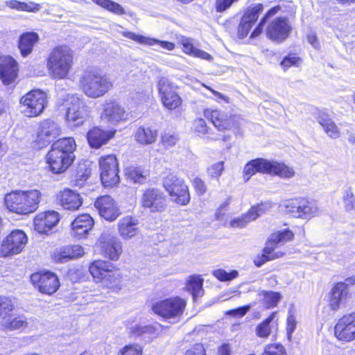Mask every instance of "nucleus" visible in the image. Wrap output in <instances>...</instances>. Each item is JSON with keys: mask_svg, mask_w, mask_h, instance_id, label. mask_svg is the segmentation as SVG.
<instances>
[{"mask_svg": "<svg viewBox=\"0 0 355 355\" xmlns=\"http://www.w3.org/2000/svg\"><path fill=\"white\" fill-rule=\"evenodd\" d=\"M140 203L142 207L148 209L150 212H162L166 207V197L164 193L157 188H149L144 191Z\"/></svg>", "mask_w": 355, "mask_h": 355, "instance_id": "obj_17", "label": "nucleus"}, {"mask_svg": "<svg viewBox=\"0 0 355 355\" xmlns=\"http://www.w3.org/2000/svg\"><path fill=\"white\" fill-rule=\"evenodd\" d=\"M60 205L67 210H77L83 204L80 196L71 189H64L58 195Z\"/></svg>", "mask_w": 355, "mask_h": 355, "instance_id": "obj_31", "label": "nucleus"}, {"mask_svg": "<svg viewBox=\"0 0 355 355\" xmlns=\"http://www.w3.org/2000/svg\"><path fill=\"white\" fill-rule=\"evenodd\" d=\"M163 186L175 202L184 205L189 202V189L183 179L174 174H169L164 178Z\"/></svg>", "mask_w": 355, "mask_h": 355, "instance_id": "obj_8", "label": "nucleus"}, {"mask_svg": "<svg viewBox=\"0 0 355 355\" xmlns=\"http://www.w3.org/2000/svg\"><path fill=\"white\" fill-rule=\"evenodd\" d=\"M223 162H218L211 165L208 168V173L212 178H218L221 175L224 169Z\"/></svg>", "mask_w": 355, "mask_h": 355, "instance_id": "obj_56", "label": "nucleus"}, {"mask_svg": "<svg viewBox=\"0 0 355 355\" xmlns=\"http://www.w3.org/2000/svg\"><path fill=\"white\" fill-rule=\"evenodd\" d=\"M266 22V20L264 19H261L260 22L259 23L258 26L256 27V28L253 31V32L251 34L250 37L254 38L257 36H259L263 31V26Z\"/></svg>", "mask_w": 355, "mask_h": 355, "instance_id": "obj_63", "label": "nucleus"}, {"mask_svg": "<svg viewBox=\"0 0 355 355\" xmlns=\"http://www.w3.org/2000/svg\"><path fill=\"white\" fill-rule=\"evenodd\" d=\"M253 220L254 216H252L250 212L248 211L246 214L232 220L230 223V226L234 228H243L245 227L248 223Z\"/></svg>", "mask_w": 355, "mask_h": 355, "instance_id": "obj_50", "label": "nucleus"}, {"mask_svg": "<svg viewBox=\"0 0 355 355\" xmlns=\"http://www.w3.org/2000/svg\"><path fill=\"white\" fill-rule=\"evenodd\" d=\"M262 355H286L285 348L280 344L267 345Z\"/></svg>", "mask_w": 355, "mask_h": 355, "instance_id": "obj_52", "label": "nucleus"}, {"mask_svg": "<svg viewBox=\"0 0 355 355\" xmlns=\"http://www.w3.org/2000/svg\"><path fill=\"white\" fill-rule=\"evenodd\" d=\"M57 211H50L38 214L34 219L35 230L40 234H48L59 222Z\"/></svg>", "mask_w": 355, "mask_h": 355, "instance_id": "obj_26", "label": "nucleus"}, {"mask_svg": "<svg viewBox=\"0 0 355 355\" xmlns=\"http://www.w3.org/2000/svg\"><path fill=\"white\" fill-rule=\"evenodd\" d=\"M93 218L87 214L77 216L71 223V234L73 236L84 237L94 225Z\"/></svg>", "mask_w": 355, "mask_h": 355, "instance_id": "obj_29", "label": "nucleus"}, {"mask_svg": "<svg viewBox=\"0 0 355 355\" xmlns=\"http://www.w3.org/2000/svg\"><path fill=\"white\" fill-rule=\"evenodd\" d=\"M15 309V303L13 300L6 296L0 297V318L8 315Z\"/></svg>", "mask_w": 355, "mask_h": 355, "instance_id": "obj_47", "label": "nucleus"}, {"mask_svg": "<svg viewBox=\"0 0 355 355\" xmlns=\"http://www.w3.org/2000/svg\"><path fill=\"white\" fill-rule=\"evenodd\" d=\"M101 120L113 125L124 122L129 119V113L119 103L107 101L103 105L101 114Z\"/></svg>", "mask_w": 355, "mask_h": 355, "instance_id": "obj_18", "label": "nucleus"}, {"mask_svg": "<svg viewBox=\"0 0 355 355\" xmlns=\"http://www.w3.org/2000/svg\"><path fill=\"white\" fill-rule=\"evenodd\" d=\"M89 272L98 282H101L107 287L117 286L119 284L121 275L119 270L108 261L96 260L91 263Z\"/></svg>", "mask_w": 355, "mask_h": 355, "instance_id": "obj_7", "label": "nucleus"}, {"mask_svg": "<svg viewBox=\"0 0 355 355\" xmlns=\"http://www.w3.org/2000/svg\"><path fill=\"white\" fill-rule=\"evenodd\" d=\"M138 221L131 216H126L118 222V232L123 240H129L137 235L139 232L137 227Z\"/></svg>", "mask_w": 355, "mask_h": 355, "instance_id": "obj_30", "label": "nucleus"}, {"mask_svg": "<svg viewBox=\"0 0 355 355\" xmlns=\"http://www.w3.org/2000/svg\"><path fill=\"white\" fill-rule=\"evenodd\" d=\"M5 3L7 6L12 9L21 11V1L17 0H9L6 1Z\"/></svg>", "mask_w": 355, "mask_h": 355, "instance_id": "obj_64", "label": "nucleus"}, {"mask_svg": "<svg viewBox=\"0 0 355 355\" xmlns=\"http://www.w3.org/2000/svg\"><path fill=\"white\" fill-rule=\"evenodd\" d=\"M123 35L132 40H134L141 44L148 45V46H153L155 44L159 45L162 48L167 50L172 51L175 48V44L172 42L167 41H162L159 40H156L154 38H150L145 36H142L140 35H137L132 32H125L123 33Z\"/></svg>", "mask_w": 355, "mask_h": 355, "instance_id": "obj_34", "label": "nucleus"}, {"mask_svg": "<svg viewBox=\"0 0 355 355\" xmlns=\"http://www.w3.org/2000/svg\"><path fill=\"white\" fill-rule=\"evenodd\" d=\"M74 52L67 45H59L51 50L46 58L49 76L57 80L67 78L73 65Z\"/></svg>", "mask_w": 355, "mask_h": 355, "instance_id": "obj_2", "label": "nucleus"}, {"mask_svg": "<svg viewBox=\"0 0 355 355\" xmlns=\"http://www.w3.org/2000/svg\"><path fill=\"white\" fill-rule=\"evenodd\" d=\"M119 355H142V349L139 345H127L119 351Z\"/></svg>", "mask_w": 355, "mask_h": 355, "instance_id": "obj_53", "label": "nucleus"}, {"mask_svg": "<svg viewBox=\"0 0 355 355\" xmlns=\"http://www.w3.org/2000/svg\"><path fill=\"white\" fill-rule=\"evenodd\" d=\"M213 275L221 282L231 281L239 275L238 271L233 270L227 272L223 269H217L213 271Z\"/></svg>", "mask_w": 355, "mask_h": 355, "instance_id": "obj_51", "label": "nucleus"}, {"mask_svg": "<svg viewBox=\"0 0 355 355\" xmlns=\"http://www.w3.org/2000/svg\"><path fill=\"white\" fill-rule=\"evenodd\" d=\"M66 119L69 126L76 127L83 124L87 117V107L77 96L69 97L65 104Z\"/></svg>", "mask_w": 355, "mask_h": 355, "instance_id": "obj_14", "label": "nucleus"}, {"mask_svg": "<svg viewBox=\"0 0 355 355\" xmlns=\"http://www.w3.org/2000/svg\"><path fill=\"white\" fill-rule=\"evenodd\" d=\"M271 171L270 175H278L282 178H291L295 175V171L292 168L275 161H272Z\"/></svg>", "mask_w": 355, "mask_h": 355, "instance_id": "obj_42", "label": "nucleus"}, {"mask_svg": "<svg viewBox=\"0 0 355 355\" xmlns=\"http://www.w3.org/2000/svg\"><path fill=\"white\" fill-rule=\"evenodd\" d=\"M193 130L196 132L205 135L207 133L208 128L206 122L202 119H197L193 123Z\"/></svg>", "mask_w": 355, "mask_h": 355, "instance_id": "obj_58", "label": "nucleus"}, {"mask_svg": "<svg viewBox=\"0 0 355 355\" xmlns=\"http://www.w3.org/2000/svg\"><path fill=\"white\" fill-rule=\"evenodd\" d=\"M157 89L164 105L168 110H173L181 105L182 100L175 92L174 87L165 78L162 77L157 83Z\"/></svg>", "mask_w": 355, "mask_h": 355, "instance_id": "obj_20", "label": "nucleus"}, {"mask_svg": "<svg viewBox=\"0 0 355 355\" xmlns=\"http://www.w3.org/2000/svg\"><path fill=\"white\" fill-rule=\"evenodd\" d=\"M1 325L8 331H22L28 326L27 318L24 315L10 313L3 317Z\"/></svg>", "mask_w": 355, "mask_h": 355, "instance_id": "obj_32", "label": "nucleus"}, {"mask_svg": "<svg viewBox=\"0 0 355 355\" xmlns=\"http://www.w3.org/2000/svg\"><path fill=\"white\" fill-rule=\"evenodd\" d=\"M193 185L198 194L202 195L206 192V186L201 179L196 178L193 181Z\"/></svg>", "mask_w": 355, "mask_h": 355, "instance_id": "obj_61", "label": "nucleus"}, {"mask_svg": "<svg viewBox=\"0 0 355 355\" xmlns=\"http://www.w3.org/2000/svg\"><path fill=\"white\" fill-rule=\"evenodd\" d=\"M351 297L349 285L346 282L336 284L329 293V306L333 311H338Z\"/></svg>", "mask_w": 355, "mask_h": 355, "instance_id": "obj_24", "label": "nucleus"}, {"mask_svg": "<svg viewBox=\"0 0 355 355\" xmlns=\"http://www.w3.org/2000/svg\"><path fill=\"white\" fill-rule=\"evenodd\" d=\"M100 216L108 221H113L120 215L116 202L110 196H103L96 199L94 203Z\"/></svg>", "mask_w": 355, "mask_h": 355, "instance_id": "obj_25", "label": "nucleus"}, {"mask_svg": "<svg viewBox=\"0 0 355 355\" xmlns=\"http://www.w3.org/2000/svg\"><path fill=\"white\" fill-rule=\"evenodd\" d=\"M180 43L182 45V49L185 53L205 60H212L213 58L210 54L193 46V41L191 38L182 37Z\"/></svg>", "mask_w": 355, "mask_h": 355, "instance_id": "obj_39", "label": "nucleus"}, {"mask_svg": "<svg viewBox=\"0 0 355 355\" xmlns=\"http://www.w3.org/2000/svg\"><path fill=\"white\" fill-rule=\"evenodd\" d=\"M293 237V232L288 229L272 233L266 241V246L263 249V254L261 257L254 259V264L260 267L268 261L282 257L284 255V252L275 251L277 246L279 244H284L291 241Z\"/></svg>", "mask_w": 355, "mask_h": 355, "instance_id": "obj_6", "label": "nucleus"}, {"mask_svg": "<svg viewBox=\"0 0 355 355\" xmlns=\"http://www.w3.org/2000/svg\"><path fill=\"white\" fill-rule=\"evenodd\" d=\"M99 242L105 257L112 261H117L119 259L122 253V243L116 236L103 234Z\"/></svg>", "mask_w": 355, "mask_h": 355, "instance_id": "obj_23", "label": "nucleus"}, {"mask_svg": "<svg viewBox=\"0 0 355 355\" xmlns=\"http://www.w3.org/2000/svg\"><path fill=\"white\" fill-rule=\"evenodd\" d=\"M275 313H272L266 320L261 322L255 329L256 335L261 338H266L271 334L270 323L275 318Z\"/></svg>", "mask_w": 355, "mask_h": 355, "instance_id": "obj_44", "label": "nucleus"}, {"mask_svg": "<svg viewBox=\"0 0 355 355\" xmlns=\"http://www.w3.org/2000/svg\"><path fill=\"white\" fill-rule=\"evenodd\" d=\"M263 296V302L267 308L275 307L281 300V294L278 292L262 291L259 293Z\"/></svg>", "mask_w": 355, "mask_h": 355, "instance_id": "obj_45", "label": "nucleus"}, {"mask_svg": "<svg viewBox=\"0 0 355 355\" xmlns=\"http://www.w3.org/2000/svg\"><path fill=\"white\" fill-rule=\"evenodd\" d=\"M20 103L26 116H37L47 105L46 94L40 89L32 90L21 97Z\"/></svg>", "mask_w": 355, "mask_h": 355, "instance_id": "obj_10", "label": "nucleus"}, {"mask_svg": "<svg viewBox=\"0 0 355 355\" xmlns=\"http://www.w3.org/2000/svg\"><path fill=\"white\" fill-rule=\"evenodd\" d=\"M127 179L134 183H144L146 180V173L141 167L130 166L125 168Z\"/></svg>", "mask_w": 355, "mask_h": 355, "instance_id": "obj_41", "label": "nucleus"}, {"mask_svg": "<svg viewBox=\"0 0 355 355\" xmlns=\"http://www.w3.org/2000/svg\"><path fill=\"white\" fill-rule=\"evenodd\" d=\"M186 306L187 301L177 296L152 302L150 310L166 320L177 322L180 320Z\"/></svg>", "mask_w": 355, "mask_h": 355, "instance_id": "obj_5", "label": "nucleus"}, {"mask_svg": "<svg viewBox=\"0 0 355 355\" xmlns=\"http://www.w3.org/2000/svg\"><path fill=\"white\" fill-rule=\"evenodd\" d=\"M130 334L132 336H139L144 335V326L136 324L130 328Z\"/></svg>", "mask_w": 355, "mask_h": 355, "instance_id": "obj_62", "label": "nucleus"}, {"mask_svg": "<svg viewBox=\"0 0 355 355\" xmlns=\"http://www.w3.org/2000/svg\"><path fill=\"white\" fill-rule=\"evenodd\" d=\"M94 3L107 10L115 15H121L125 14L124 8L118 3L111 0H92Z\"/></svg>", "mask_w": 355, "mask_h": 355, "instance_id": "obj_43", "label": "nucleus"}, {"mask_svg": "<svg viewBox=\"0 0 355 355\" xmlns=\"http://www.w3.org/2000/svg\"><path fill=\"white\" fill-rule=\"evenodd\" d=\"M83 248L78 245L67 246L62 248L60 252L55 255V259L60 263H64L70 259H76L84 254Z\"/></svg>", "mask_w": 355, "mask_h": 355, "instance_id": "obj_38", "label": "nucleus"}, {"mask_svg": "<svg viewBox=\"0 0 355 355\" xmlns=\"http://www.w3.org/2000/svg\"><path fill=\"white\" fill-rule=\"evenodd\" d=\"M28 241L26 234L19 230L11 232L2 241L0 257H7L20 253Z\"/></svg>", "mask_w": 355, "mask_h": 355, "instance_id": "obj_13", "label": "nucleus"}, {"mask_svg": "<svg viewBox=\"0 0 355 355\" xmlns=\"http://www.w3.org/2000/svg\"><path fill=\"white\" fill-rule=\"evenodd\" d=\"M272 206L271 202H261L257 206H253L248 211L252 216H254V220H255L258 217L270 211Z\"/></svg>", "mask_w": 355, "mask_h": 355, "instance_id": "obj_49", "label": "nucleus"}, {"mask_svg": "<svg viewBox=\"0 0 355 355\" xmlns=\"http://www.w3.org/2000/svg\"><path fill=\"white\" fill-rule=\"evenodd\" d=\"M61 133L60 125L51 119H46L40 123L35 143L39 148L49 145Z\"/></svg>", "mask_w": 355, "mask_h": 355, "instance_id": "obj_16", "label": "nucleus"}, {"mask_svg": "<svg viewBox=\"0 0 355 355\" xmlns=\"http://www.w3.org/2000/svg\"><path fill=\"white\" fill-rule=\"evenodd\" d=\"M334 334L340 340L351 341L355 339V312L346 314L338 320Z\"/></svg>", "mask_w": 355, "mask_h": 355, "instance_id": "obj_21", "label": "nucleus"}, {"mask_svg": "<svg viewBox=\"0 0 355 355\" xmlns=\"http://www.w3.org/2000/svg\"><path fill=\"white\" fill-rule=\"evenodd\" d=\"M79 85L88 97L97 98L104 96L113 87L109 76L98 69L85 70L80 77Z\"/></svg>", "mask_w": 355, "mask_h": 355, "instance_id": "obj_3", "label": "nucleus"}, {"mask_svg": "<svg viewBox=\"0 0 355 355\" xmlns=\"http://www.w3.org/2000/svg\"><path fill=\"white\" fill-rule=\"evenodd\" d=\"M157 132L150 127L140 126L135 133V140L142 145H148L155 142Z\"/></svg>", "mask_w": 355, "mask_h": 355, "instance_id": "obj_37", "label": "nucleus"}, {"mask_svg": "<svg viewBox=\"0 0 355 355\" xmlns=\"http://www.w3.org/2000/svg\"><path fill=\"white\" fill-rule=\"evenodd\" d=\"M240 0H216L215 9L217 12H224Z\"/></svg>", "mask_w": 355, "mask_h": 355, "instance_id": "obj_54", "label": "nucleus"}, {"mask_svg": "<svg viewBox=\"0 0 355 355\" xmlns=\"http://www.w3.org/2000/svg\"><path fill=\"white\" fill-rule=\"evenodd\" d=\"M318 123L323 128L325 133L331 139H338L340 130L330 116L325 112H320L316 117Z\"/></svg>", "mask_w": 355, "mask_h": 355, "instance_id": "obj_36", "label": "nucleus"}, {"mask_svg": "<svg viewBox=\"0 0 355 355\" xmlns=\"http://www.w3.org/2000/svg\"><path fill=\"white\" fill-rule=\"evenodd\" d=\"M98 164L101 182L105 187H112L119 182V164L115 155L101 157Z\"/></svg>", "mask_w": 355, "mask_h": 355, "instance_id": "obj_11", "label": "nucleus"}, {"mask_svg": "<svg viewBox=\"0 0 355 355\" xmlns=\"http://www.w3.org/2000/svg\"><path fill=\"white\" fill-rule=\"evenodd\" d=\"M300 62V58L295 56V55H288L283 59L280 64L284 70H286L292 66L297 67Z\"/></svg>", "mask_w": 355, "mask_h": 355, "instance_id": "obj_55", "label": "nucleus"}, {"mask_svg": "<svg viewBox=\"0 0 355 355\" xmlns=\"http://www.w3.org/2000/svg\"><path fill=\"white\" fill-rule=\"evenodd\" d=\"M115 131H103L94 128L87 133L88 143L92 148H98L106 144L114 135Z\"/></svg>", "mask_w": 355, "mask_h": 355, "instance_id": "obj_33", "label": "nucleus"}, {"mask_svg": "<svg viewBox=\"0 0 355 355\" xmlns=\"http://www.w3.org/2000/svg\"><path fill=\"white\" fill-rule=\"evenodd\" d=\"M292 24L286 17H276L270 21L266 29L268 39L277 43H282L290 35Z\"/></svg>", "mask_w": 355, "mask_h": 355, "instance_id": "obj_15", "label": "nucleus"}, {"mask_svg": "<svg viewBox=\"0 0 355 355\" xmlns=\"http://www.w3.org/2000/svg\"><path fill=\"white\" fill-rule=\"evenodd\" d=\"M263 10V6L261 3H254L247 8L239 25L238 34L240 38L247 36Z\"/></svg>", "mask_w": 355, "mask_h": 355, "instance_id": "obj_22", "label": "nucleus"}, {"mask_svg": "<svg viewBox=\"0 0 355 355\" xmlns=\"http://www.w3.org/2000/svg\"><path fill=\"white\" fill-rule=\"evenodd\" d=\"M39 40V35L34 32L23 33L18 41V48L23 57L30 55L35 44Z\"/></svg>", "mask_w": 355, "mask_h": 355, "instance_id": "obj_35", "label": "nucleus"}, {"mask_svg": "<svg viewBox=\"0 0 355 355\" xmlns=\"http://www.w3.org/2000/svg\"><path fill=\"white\" fill-rule=\"evenodd\" d=\"M286 324H287V327H286L287 336H288V340H291V338H292V334L294 332V331L296 328V325H297V322H296L295 318L291 313H289V315L287 318Z\"/></svg>", "mask_w": 355, "mask_h": 355, "instance_id": "obj_57", "label": "nucleus"}, {"mask_svg": "<svg viewBox=\"0 0 355 355\" xmlns=\"http://www.w3.org/2000/svg\"><path fill=\"white\" fill-rule=\"evenodd\" d=\"M204 116L209 119L219 131L239 128L242 120L238 115L218 110L207 109L204 111Z\"/></svg>", "mask_w": 355, "mask_h": 355, "instance_id": "obj_12", "label": "nucleus"}, {"mask_svg": "<svg viewBox=\"0 0 355 355\" xmlns=\"http://www.w3.org/2000/svg\"><path fill=\"white\" fill-rule=\"evenodd\" d=\"M202 285L203 279L200 276L193 275L189 277L187 281L186 289L191 293L193 300L196 301L204 295Z\"/></svg>", "mask_w": 355, "mask_h": 355, "instance_id": "obj_40", "label": "nucleus"}, {"mask_svg": "<svg viewBox=\"0 0 355 355\" xmlns=\"http://www.w3.org/2000/svg\"><path fill=\"white\" fill-rule=\"evenodd\" d=\"M76 148V144L72 137L60 139L54 142L46 155L51 171L54 173L64 172L75 159Z\"/></svg>", "mask_w": 355, "mask_h": 355, "instance_id": "obj_1", "label": "nucleus"}, {"mask_svg": "<svg viewBox=\"0 0 355 355\" xmlns=\"http://www.w3.org/2000/svg\"><path fill=\"white\" fill-rule=\"evenodd\" d=\"M286 211L295 218L310 219L318 214L319 209L315 202L306 198H295L284 203Z\"/></svg>", "mask_w": 355, "mask_h": 355, "instance_id": "obj_9", "label": "nucleus"}, {"mask_svg": "<svg viewBox=\"0 0 355 355\" xmlns=\"http://www.w3.org/2000/svg\"><path fill=\"white\" fill-rule=\"evenodd\" d=\"M185 355H206L205 349L202 344L196 343L187 350Z\"/></svg>", "mask_w": 355, "mask_h": 355, "instance_id": "obj_60", "label": "nucleus"}, {"mask_svg": "<svg viewBox=\"0 0 355 355\" xmlns=\"http://www.w3.org/2000/svg\"><path fill=\"white\" fill-rule=\"evenodd\" d=\"M272 161L257 158L248 162L243 168V178L245 182L257 173L271 174Z\"/></svg>", "mask_w": 355, "mask_h": 355, "instance_id": "obj_28", "label": "nucleus"}, {"mask_svg": "<svg viewBox=\"0 0 355 355\" xmlns=\"http://www.w3.org/2000/svg\"><path fill=\"white\" fill-rule=\"evenodd\" d=\"M31 279L33 284L38 288V290L44 294L52 295L60 287V282L57 275L49 271L33 274Z\"/></svg>", "mask_w": 355, "mask_h": 355, "instance_id": "obj_19", "label": "nucleus"}, {"mask_svg": "<svg viewBox=\"0 0 355 355\" xmlns=\"http://www.w3.org/2000/svg\"><path fill=\"white\" fill-rule=\"evenodd\" d=\"M179 139V135L175 132H164L161 136L162 144L167 148L175 146Z\"/></svg>", "mask_w": 355, "mask_h": 355, "instance_id": "obj_48", "label": "nucleus"}, {"mask_svg": "<svg viewBox=\"0 0 355 355\" xmlns=\"http://www.w3.org/2000/svg\"><path fill=\"white\" fill-rule=\"evenodd\" d=\"M18 72V64L10 56L4 57L0 62V79L6 85L15 83Z\"/></svg>", "mask_w": 355, "mask_h": 355, "instance_id": "obj_27", "label": "nucleus"}, {"mask_svg": "<svg viewBox=\"0 0 355 355\" xmlns=\"http://www.w3.org/2000/svg\"><path fill=\"white\" fill-rule=\"evenodd\" d=\"M41 9V6L39 3L29 1L28 3L21 2V11H26L28 12H37Z\"/></svg>", "mask_w": 355, "mask_h": 355, "instance_id": "obj_59", "label": "nucleus"}, {"mask_svg": "<svg viewBox=\"0 0 355 355\" xmlns=\"http://www.w3.org/2000/svg\"><path fill=\"white\" fill-rule=\"evenodd\" d=\"M39 190L15 191L5 197L6 207L12 212L26 215L36 211L41 200Z\"/></svg>", "mask_w": 355, "mask_h": 355, "instance_id": "obj_4", "label": "nucleus"}, {"mask_svg": "<svg viewBox=\"0 0 355 355\" xmlns=\"http://www.w3.org/2000/svg\"><path fill=\"white\" fill-rule=\"evenodd\" d=\"M343 201L347 211L355 210V196L354 189L351 186H347L344 188Z\"/></svg>", "mask_w": 355, "mask_h": 355, "instance_id": "obj_46", "label": "nucleus"}]
</instances>
